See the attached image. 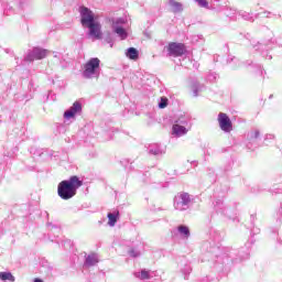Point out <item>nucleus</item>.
Wrapping results in <instances>:
<instances>
[{
  "label": "nucleus",
  "mask_w": 282,
  "mask_h": 282,
  "mask_svg": "<svg viewBox=\"0 0 282 282\" xmlns=\"http://www.w3.org/2000/svg\"><path fill=\"white\" fill-rule=\"evenodd\" d=\"M214 208L216 213H219L220 215H226V206H224V200L221 199L216 200Z\"/></svg>",
  "instance_id": "obj_20"
},
{
  "label": "nucleus",
  "mask_w": 282,
  "mask_h": 282,
  "mask_svg": "<svg viewBox=\"0 0 282 282\" xmlns=\"http://www.w3.org/2000/svg\"><path fill=\"white\" fill-rule=\"evenodd\" d=\"M82 76L87 79L98 78L100 76V59L98 57H91L86 62Z\"/></svg>",
  "instance_id": "obj_2"
},
{
  "label": "nucleus",
  "mask_w": 282,
  "mask_h": 282,
  "mask_svg": "<svg viewBox=\"0 0 282 282\" xmlns=\"http://www.w3.org/2000/svg\"><path fill=\"white\" fill-rule=\"evenodd\" d=\"M262 56L268 58V61H272V55H268V53H262Z\"/></svg>",
  "instance_id": "obj_32"
},
{
  "label": "nucleus",
  "mask_w": 282,
  "mask_h": 282,
  "mask_svg": "<svg viewBox=\"0 0 282 282\" xmlns=\"http://www.w3.org/2000/svg\"><path fill=\"white\" fill-rule=\"evenodd\" d=\"M169 107V98L162 97L159 102V109H166Z\"/></svg>",
  "instance_id": "obj_27"
},
{
  "label": "nucleus",
  "mask_w": 282,
  "mask_h": 282,
  "mask_svg": "<svg viewBox=\"0 0 282 282\" xmlns=\"http://www.w3.org/2000/svg\"><path fill=\"white\" fill-rule=\"evenodd\" d=\"M129 254H130V257L135 258V257H140L141 252H140V250H138V249H131V250L129 251Z\"/></svg>",
  "instance_id": "obj_28"
},
{
  "label": "nucleus",
  "mask_w": 282,
  "mask_h": 282,
  "mask_svg": "<svg viewBox=\"0 0 282 282\" xmlns=\"http://www.w3.org/2000/svg\"><path fill=\"white\" fill-rule=\"evenodd\" d=\"M189 89L193 91V96L197 97V96H199V91H202V89H204V86L202 84H199L198 82L193 80L189 84Z\"/></svg>",
  "instance_id": "obj_18"
},
{
  "label": "nucleus",
  "mask_w": 282,
  "mask_h": 282,
  "mask_svg": "<svg viewBox=\"0 0 282 282\" xmlns=\"http://www.w3.org/2000/svg\"><path fill=\"white\" fill-rule=\"evenodd\" d=\"M188 131H191V120L187 117L180 118L172 127V135H175V138H182Z\"/></svg>",
  "instance_id": "obj_3"
},
{
  "label": "nucleus",
  "mask_w": 282,
  "mask_h": 282,
  "mask_svg": "<svg viewBox=\"0 0 282 282\" xmlns=\"http://www.w3.org/2000/svg\"><path fill=\"white\" fill-rule=\"evenodd\" d=\"M217 121L219 129H221L224 133H230L232 131V120H230V117H228L226 112H219Z\"/></svg>",
  "instance_id": "obj_7"
},
{
  "label": "nucleus",
  "mask_w": 282,
  "mask_h": 282,
  "mask_svg": "<svg viewBox=\"0 0 282 282\" xmlns=\"http://www.w3.org/2000/svg\"><path fill=\"white\" fill-rule=\"evenodd\" d=\"M268 14H270V12H263V13H260V17H268Z\"/></svg>",
  "instance_id": "obj_34"
},
{
  "label": "nucleus",
  "mask_w": 282,
  "mask_h": 282,
  "mask_svg": "<svg viewBox=\"0 0 282 282\" xmlns=\"http://www.w3.org/2000/svg\"><path fill=\"white\" fill-rule=\"evenodd\" d=\"M239 17H241L245 21H254V15L247 11H239Z\"/></svg>",
  "instance_id": "obj_23"
},
{
  "label": "nucleus",
  "mask_w": 282,
  "mask_h": 282,
  "mask_svg": "<svg viewBox=\"0 0 282 282\" xmlns=\"http://www.w3.org/2000/svg\"><path fill=\"white\" fill-rule=\"evenodd\" d=\"M107 217H108V226L113 228V226H116L118 221V217H120V212L113 210L112 213H108Z\"/></svg>",
  "instance_id": "obj_17"
},
{
  "label": "nucleus",
  "mask_w": 282,
  "mask_h": 282,
  "mask_svg": "<svg viewBox=\"0 0 282 282\" xmlns=\"http://www.w3.org/2000/svg\"><path fill=\"white\" fill-rule=\"evenodd\" d=\"M177 234L180 235L181 239H188L191 237V229L186 225H180L177 228Z\"/></svg>",
  "instance_id": "obj_16"
},
{
  "label": "nucleus",
  "mask_w": 282,
  "mask_h": 282,
  "mask_svg": "<svg viewBox=\"0 0 282 282\" xmlns=\"http://www.w3.org/2000/svg\"><path fill=\"white\" fill-rule=\"evenodd\" d=\"M82 112H83V105H80V102L78 101H75L73 106L64 112V119L76 120V117L80 116Z\"/></svg>",
  "instance_id": "obj_10"
},
{
  "label": "nucleus",
  "mask_w": 282,
  "mask_h": 282,
  "mask_svg": "<svg viewBox=\"0 0 282 282\" xmlns=\"http://www.w3.org/2000/svg\"><path fill=\"white\" fill-rule=\"evenodd\" d=\"M79 14H80V23H82L83 28H86L87 25H89L96 21L94 11L87 7H80Z\"/></svg>",
  "instance_id": "obj_5"
},
{
  "label": "nucleus",
  "mask_w": 282,
  "mask_h": 282,
  "mask_svg": "<svg viewBox=\"0 0 282 282\" xmlns=\"http://www.w3.org/2000/svg\"><path fill=\"white\" fill-rule=\"evenodd\" d=\"M188 206H191V195L188 193H181L174 197L175 210H188Z\"/></svg>",
  "instance_id": "obj_4"
},
{
  "label": "nucleus",
  "mask_w": 282,
  "mask_h": 282,
  "mask_svg": "<svg viewBox=\"0 0 282 282\" xmlns=\"http://www.w3.org/2000/svg\"><path fill=\"white\" fill-rule=\"evenodd\" d=\"M34 282H43V280L36 278V279L34 280Z\"/></svg>",
  "instance_id": "obj_36"
},
{
  "label": "nucleus",
  "mask_w": 282,
  "mask_h": 282,
  "mask_svg": "<svg viewBox=\"0 0 282 282\" xmlns=\"http://www.w3.org/2000/svg\"><path fill=\"white\" fill-rule=\"evenodd\" d=\"M198 3L199 8H205L206 10H213V7L208 3L207 0H195Z\"/></svg>",
  "instance_id": "obj_25"
},
{
  "label": "nucleus",
  "mask_w": 282,
  "mask_h": 282,
  "mask_svg": "<svg viewBox=\"0 0 282 282\" xmlns=\"http://www.w3.org/2000/svg\"><path fill=\"white\" fill-rule=\"evenodd\" d=\"M100 261V258H98L97 253H90L86 256L85 262H84V268H94Z\"/></svg>",
  "instance_id": "obj_13"
},
{
  "label": "nucleus",
  "mask_w": 282,
  "mask_h": 282,
  "mask_svg": "<svg viewBox=\"0 0 282 282\" xmlns=\"http://www.w3.org/2000/svg\"><path fill=\"white\" fill-rule=\"evenodd\" d=\"M121 25H124V19L122 18H117L112 20V30L116 35H118L121 41H124L127 36H129V33H127V30L122 28Z\"/></svg>",
  "instance_id": "obj_8"
},
{
  "label": "nucleus",
  "mask_w": 282,
  "mask_h": 282,
  "mask_svg": "<svg viewBox=\"0 0 282 282\" xmlns=\"http://www.w3.org/2000/svg\"><path fill=\"white\" fill-rule=\"evenodd\" d=\"M170 56H182L186 53L184 44L171 43L167 47Z\"/></svg>",
  "instance_id": "obj_11"
},
{
  "label": "nucleus",
  "mask_w": 282,
  "mask_h": 282,
  "mask_svg": "<svg viewBox=\"0 0 282 282\" xmlns=\"http://www.w3.org/2000/svg\"><path fill=\"white\" fill-rule=\"evenodd\" d=\"M219 1H221V0H212V3L214 2V3H219Z\"/></svg>",
  "instance_id": "obj_37"
},
{
  "label": "nucleus",
  "mask_w": 282,
  "mask_h": 282,
  "mask_svg": "<svg viewBox=\"0 0 282 282\" xmlns=\"http://www.w3.org/2000/svg\"><path fill=\"white\" fill-rule=\"evenodd\" d=\"M84 28H88V36H90V39H95L96 41H100V39H102V25L100 22L95 20Z\"/></svg>",
  "instance_id": "obj_6"
},
{
  "label": "nucleus",
  "mask_w": 282,
  "mask_h": 282,
  "mask_svg": "<svg viewBox=\"0 0 282 282\" xmlns=\"http://www.w3.org/2000/svg\"><path fill=\"white\" fill-rule=\"evenodd\" d=\"M258 74H259V76H263L265 74V70H263V68H261V66H258Z\"/></svg>",
  "instance_id": "obj_31"
},
{
  "label": "nucleus",
  "mask_w": 282,
  "mask_h": 282,
  "mask_svg": "<svg viewBox=\"0 0 282 282\" xmlns=\"http://www.w3.org/2000/svg\"><path fill=\"white\" fill-rule=\"evenodd\" d=\"M191 271H192V269H191V265H185L183 269H182V272H183V274H185V279H186V275L187 274H191Z\"/></svg>",
  "instance_id": "obj_30"
},
{
  "label": "nucleus",
  "mask_w": 282,
  "mask_h": 282,
  "mask_svg": "<svg viewBox=\"0 0 282 282\" xmlns=\"http://www.w3.org/2000/svg\"><path fill=\"white\" fill-rule=\"evenodd\" d=\"M225 14L229 19H235V17H237V9L232 7H227Z\"/></svg>",
  "instance_id": "obj_24"
},
{
  "label": "nucleus",
  "mask_w": 282,
  "mask_h": 282,
  "mask_svg": "<svg viewBox=\"0 0 282 282\" xmlns=\"http://www.w3.org/2000/svg\"><path fill=\"white\" fill-rule=\"evenodd\" d=\"M126 56H127V58H130V61H138L140 53L138 52V50L135 47H129L126 51Z\"/></svg>",
  "instance_id": "obj_19"
},
{
  "label": "nucleus",
  "mask_w": 282,
  "mask_h": 282,
  "mask_svg": "<svg viewBox=\"0 0 282 282\" xmlns=\"http://www.w3.org/2000/svg\"><path fill=\"white\" fill-rule=\"evenodd\" d=\"M83 186V181L78 176H72L69 180L62 181L57 186V195L61 199L67 200L76 197V193Z\"/></svg>",
  "instance_id": "obj_1"
},
{
  "label": "nucleus",
  "mask_w": 282,
  "mask_h": 282,
  "mask_svg": "<svg viewBox=\"0 0 282 282\" xmlns=\"http://www.w3.org/2000/svg\"><path fill=\"white\" fill-rule=\"evenodd\" d=\"M134 276L135 279H140V281H149V279H153V275H151V271L147 269L134 272Z\"/></svg>",
  "instance_id": "obj_15"
},
{
  "label": "nucleus",
  "mask_w": 282,
  "mask_h": 282,
  "mask_svg": "<svg viewBox=\"0 0 282 282\" xmlns=\"http://www.w3.org/2000/svg\"><path fill=\"white\" fill-rule=\"evenodd\" d=\"M58 56H61V54L54 53V58H58Z\"/></svg>",
  "instance_id": "obj_35"
},
{
  "label": "nucleus",
  "mask_w": 282,
  "mask_h": 282,
  "mask_svg": "<svg viewBox=\"0 0 282 282\" xmlns=\"http://www.w3.org/2000/svg\"><path fill=\"white\" fill-rule=\"evenodd\" d=\"M267 45H268V44H263V43L257 42V41H253V42H252V47H253V50H256V51L265 50Z\"/></svg>",
  "instance_id": "obj_26"
},
{
  "label": "nucleus",
  "mask_w": 282,
  "mask_h": 282,
  "mask_svg": "<svg viewBox=\"0 0 282 282\" xmlns=\"http://www.w3.org/2000/svg\"><path fill=\"white\" fill-rule=\"evenodd\" d=\"M50 54V51L41 47L33 48L25 57V61L32 63V61H41Z\"/></svg>",
  "instance_id": "obj_9"
},
{
  "label": "nucleus",
  "mask_w": 282,
  "mask_h": 282,
  "mask_svg": "<svg viewBox=\"0 0 282 282\" xmlns=\"http://www.w3.org/2000/svg\"><path fill=\"white\" fill-rule=\"evenodd\" d=\"M148 153L150 155H164V153H166V145H162L160 143H151L148 147Z\"/></svg>",
  "instance_id": "obj_12"
},
{
  "label": "nucleus",
  "mask_w": 282,
  "mask_h": 282,
  "mask_svg": "<svg viewBox=\"0 0 282 282\" xmlns=\"http://www.w3.org/2000/svg\"><path fill=\"white\" fill-rule=\"evenodd\" d=\"M265 140H274V134H267Z\"/></svg>",
  "instance_id": "obj_33"
},
{
  "label": "nucleus",
  "mask_w": 282,
  "mask_h": 282,
  "mask_svg": "<svg viewBox=\"0 0 282 282\" xmlns=\"http://www.w3.org/2000/svg\"><path fill=\"white\" fill-rule=\"evenodd\" d=\"M259 135H261V132L258 129H253L247 134V140L254 142V140H258Z\"/></svg>",
  "instance_id": "obj_21"
},
{
  "label": "nucleus",
  "mask_w": 282,
  "mask_h": 282,
  "mask_svg": "<svg viewBox=\"0 0 282 282\" xmlns=\"http://www.w3.org/2000/svg\"><path fill=\"white\" fill-rule=\"evenodd\" d=\"M169 6L171 8V12H173L174 14L184 12V4H182V2H178L176 0H169Z\"/></svg>",
  "instance_id": "obj_14"
},
{
  "label": "nucleus",
  "mask_w": 282,
  "mask_h": 282,
  "mask_svg": "<svg viewBox=\"0 0 282 282\" xmlns=\"http://www.w3.org/2000/svg\"><path fill=\"white\" fill-rule=\"evenodd\" d=\"M207 80H209V83H215V82L217 80V74L210 73V74L207 76Z\"/></svg>",
  "instance_id": "obj_29"
},
{
  "label": "nucleus",
  "mask_w": 282,
  "mask_h": 282,
  "mask_svg": "<svg viewBox=\"0 0 282 282\" xmlns=\"http://www.w3.org/2000/svg\"><path fill=\"white\" fill-rule=\"evenodd\" d=\"M0 281L14 282L15 279L10 272H0Z\"/></svg>",
  "instance_id": "obj_22"
},
{
  "label": "nucleus",
  "mask_w": 282,
  "mask_h": 282,
  "mask_svg": "<svg viewBox=\"0 0 282 282\" xmlns=\"http://www.w3.org/2000/svg\"><path fill=\"white\" fill-rule=\"evenodd\" d=\"M242 259H248V253L246 254V257L245 258H242Z\"/></svg>",
  "instance_id": "obj_38"
}]
</instances>
